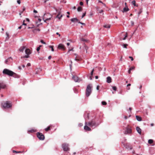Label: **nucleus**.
<instances>
[{
    "label": "nucleus",
    "mask_w": 155,
    "mask_h": 155,
    "mask_svg": "<svg viewBox=\"0 0 155 155\" xmlns=\"http://www.w3.org/2000/svg\"><path fill=\"white\" fill-rule=\"evenodd\" d=\"M87 123L88 126L93 128L96 127L100 123V122H96L95 120H93L91 121L88 122Z\"/></svg>",
    "instance_id": "nucleus-1"
},
{
    "label": "nucleus",
    "mask_w": 155,
    "mask_h": 155,
    "mask_svg": "<svg viewBox=\"0 0 155 155\" xmlns=\"http://www.w3.org/2000/svg\"><path fill=\"white\" fill-rule=\"evenodd\" d=\"M92 86L91 84H88L87 85L85 92V94L86 97H89L92 92Z\"/></svg>",
    "instance_id": "nucleus-2"
},
{
    "label": "nucleus",
    "mask_w": 155,
    "mask_h": 155,
    "mask_svg": "<svg viewBox=\"0 0 155 155\" xmlns=\"http://www.w3.org/2000/svg\"><path fill=\"white\" fill-rule=\"evenodd\" d=\"M3 73L4 74L10 76H12L14 74H15V73L12 71L6 68L4 69Z\"/></svg>",
    "instance_id": "nucleus-3"
},
{
    "label": "nucleus",
    "mask_w": 155,
    "mask_h": 155,
    "mask_svg": "<svg viewBox=\"0 0 155 155\" xmlns=\"http://www.w3.org/2000/svg\"><path fill=\"white\" fill-rule=\"evenodd\" d=\"M52 16L49 13H45L44 14V16L43 17V20L45 22H46V21L49 20L51 19Z\"/></svg>",
    "instance_id": "nucleus-4"
},
{
    "label": "nucleus",
    "mask_w": 155,
    "mask_h": 155,
    "mask_svg": "<svg viewBox=\"0 0 155 155\" xmlns=\"http://www.w3.org/2000/svg\"><path fill=\"white\" fill-rule=\"evenodd\" d=\"M2 105L5 108H10L12 106L11 103L9 101H6L4 103H2Z\"/></svg>",
    "instance_id": "nucleus-5"
},
{
    "label": "nucleus",
    "mask_w": 155,
    "mask_h": 155,
    "mask_svg": "<svg viewBox=\"0 0 155 155\" xmlns=\"http://www.w3.org/2000/svg\"><path fill=\"white\" fill-rule=\"evenodd\" d=\"M62 147L63 150L64 151H67L70 150L68 144L66 143H64L62 144Z\"/></svg>",
    "instance_id": "nucleus-6"
},
{
    "label": "nucleus",
    "mask_w": 155,
    "mask_h": 155,
    "mask_svg": "<svg viewBox=\"0 0 155 155\" xmlns=\"http://www.w3.org/2000/svg\"><path fill=\"white\" fill-rule=\"evenodd\" d=\"M37 137L41 140H43L45 139L44 135L42 133L39 132L37 133Z\"/></svg>",
    "instance_id": "nucleus-7"
},
{
    "label": "nucleus",
    "mask_w": 155,
    "mask_h": 155,
    "mask_svg": "<svg viewBox=\"0 0 155 155\" xmlns=\"http://www.w3.org/2000/svg\"><path fill=\"white\" fill-rule=\"evenodd\" d=\"M132 132V130L130 127H127L126 128V130L124 132L125 134H130Z\"/></svg>",
    "instance_id": "nucleus-8"
},
{
    "label": "nucleus",
    "mask_w": 155,
    "mask_h": 155,
    "mask_svg": "<svg viewBox=\"0 0 155 155\" xmlns=\"http://www.w3.org/2000/svg\"><path fill=\"white\" fill-rule=\"evenodd\" d=\"M85 125L84 126V129L87 131H90L91 130V128L89 127L88 126V123L87 122H86V121L85 122Z\"/></svg>",
    "instance_id": "nucleus-9"
},
{
    "label": "nucleus",
    "mask_w": 155,
    "mask_h": 155,
    "mask_svg": "<svg viewBox=\"0 0 155 155\" xmlns=\"http://www.w3.org/2000/svg\"><path fill=\"white\" fill-rule=\"evenodd\" d=\"M58 48L59 49H61L63 50H65L64 45L61 44H60L58 45Z\"/></svg>",
    "instance_id": "nucleus-10"
},
{
    "label": "nucleus",
    "mask_w": 155,
    "mask_h": 155,
    "mask_svg": "<svg viewBox=\"0 0 155 155\" xmlns=\"http://www.w3.org/2000/svg\"><path fill=\"white\" fill-rule=\"evenodd\" d=\"M123 145L127 149H129L130 150H131L132 149V146L128 143H126L125 144V143H124Z\"/></svg>",
    "instance_id": "nucleus-11"
},
{
    "label": "nucleus",
    "mask_w": 155,
    "mask_h": 155,
    "mask_svg": "<svg viewBox=\"0 0 155 155\" xmlns=\"http://www.w3.org/2000/svg\"><path fill=\"white\" fill-rule=\"evenodd\" d=\"M12 60V58L10 57L8 59H7L5 61V63L6 64H9L10 62H11V61Z\"/></svg>",
    "instance_id": "nucleus-12"
},
{
    "label": "nucleus",
    "mask_w": 155,
    "mask_h": 155,
    "mask_svg": "<svg viewBox=\"0 0 155 155\" xmlns=\"http://www.w3.org/2000/svg\"><path fill=\"white\" fill-rule=\"evenodd\" d=\"M84 117L86 121L88 120L89 119V114L88 113L84 114Z\"/></svg>",
    "instance_id": "nucleus-13"
},
{
    "label": "nucleus",
    "mask_w": 155,
    "mask_h": 155,
    "mask_svg": "<svg viewBox=\"0 0 155 155\" xmlns=\"http://www.w3.org/2000/svg\"><path fill=\"white\" fill-rule=\"evenodd\" d=\"M72 78L75 82H78L79 81L78 78L77 76H73Z\"/></svg>",
    "instance_id": "nucleus-14"
},
{
    "label": "nucleus",
    "mask_w": 155,
    "mask_h": 155,
    "mask_svg": "<svg viewBox=\"0 0 155 155\" xmlns=\"http://www.w3.org/2000/svg\"><path fill=\"white\" fill-rule=\"evenodd\" d=\"M71 21L73 22H78L79 21L76 18H73L71 19Z\"/></svg>",
    "instance_id": "nucleus-15"
},
{
    "label": "nucleus",
    "mask_w": 155,
    "mask_h": 155,
    "mask_svg": "<svg viewBox=\"0 0 155 155\" xmlns=\"http://www.w3.org/2000/svg\"><path fill=\"white\" fill-rule=\"evenodd\" d=\"M25 54L27 55H29L31 54V51L29 49H26L25 51Z\"/></svg>",
    "instance_id": "nucleus-16"
},
{
    "label": "nucleus",
    "mask_w": 155,
    "mask_h": 155,
    "mask_svg": "<svg viewBox=\"0 0 155 155\" xmlns=\"http://www.w3.org/2000/svg\"><path fill=\"white\" fill-rule=\"evenodd\" d=\"M107 82L110 83L111 82V78L110 77L108 76L107 78Z\"/></svg>",
    "instance_id": "nucleus-17"
},
{
    "label": "nucleus",
    "mask_w": 155,
    "mask_h": 155,
    "mask_svg": "<svg viewBox=\"0 0 155 155\" xmlns=\"http://www.w3.org/2000/svg\"><path fill=\"white\" fill-rule=\"evenodd\" d=\"M136 129L137 132L140 134H141V130L140 128L138 127H137L136 128Z\"/></svg>",
    "instance_id": "nucleus-18"
},
{
    "label": "nucleus",
    "mask_w": 155,
    "mask_h": 155,
    "mask_svg": "<svg viewBox=\"0 0 155 155\" xmlns=\"http://www.w3.org/2000/svg\"><path fill=\"white\" fill-rule=\"evenodd\" d=\"M25 49V46H23L20 47L19 49V51H20L21 52H23L24 50Z\"/></svg>",
    "instance_id": "nucleus-19"
},
{
    "label": "nucleus",
    "mask_w": 155,
    "mask_h": 155,
    "mask_svg": "<svg viewBox=\"0 0 155 155\" xmlns=\"http://www.w3.org/2000/svg\"><path fill=\"white\" fill-rule=\"evenodd\" d=\"M136 118L137 120L138 121H141L142 120V119L141 117L138 116H136Z\"/></svg>",
    "instance_id": "nucleus-20"
},
{
    "label": "nucleus",
    "mask_w": 155,
    "mask_h": 155,
    "mask_svg": "<svg viewBox=\"0 0 155 155\" xmlns=\"http://www.w3.org/2000/svg\"><path fill=\"white\" fill-rule=\"evenodd\" d=\"M129 9L127 7H125L124 8L123 10V12H126L128 11H129Z\"/></svg>",
    "instance_id": "nucleus-21"
},
{
    "label": "nucleus",
    "mask_w": 155,
    "mask_h": 155,
    "mask_svg": "<svg viewBox=\"0 0 155 155\" xmlns=\"http://www.w3.org/2000/svg\"><path fill=\"white\" fill-rule=\"evenodd\" d=\"M104 27L107 28H110V26L109 25H104Z\"/></svg>",
    "instance_id": "nucleus-22"
},
{
    "label": "nucleus",
    "mask_w": 155,
    "mask_h": 155,
    "mask_svg": "<svg viewBox=\"0 0 155 155\" xmlns=\"http://www.w3.org/2000/svg\"><path fill=\"white\" fill-rule=\"evenodd\" d=\"M62 16V15H60L59 14H58L57 16V18H58L59 19L61 18Z\"/></svg>",
    "instance_id": "nucleus-23"
},
{
    "label": "nucleus",
    "mask_w": 155,
    "mask_h": 155,
    "mask_svg": "<svg viewBox=\"0 0 155 155\" xmlns=\"http://www.w3.org/2000/svg\"><path fill=\"white\" fill-rule=\"evenodd\" d=\"M153 141L152 139H149L148 140V143L149 144H151L153 143Z\"/></svg>",
    "instance_id": "nucleus-24"
},
{
    "label": "nucleus",
    "mask_w": 155,
    "mask_h": 155,
    "mask_svg": "<svg viewBox=\"0 0 155 155\" xmlns=\"http://www.w3.org/2000/svg\"><path fill=\"white\" fill-rule=\"evenodd\" d=\"M45 130L46 131H48L49 130H50V127L48 126L47 128L45 129Z\"/></svg>",
    "instance_id": "nucleus-25"
},
{
    "label": "nucleus",
    "mask_w": 155,
    "mask_h": 155,
    "mask_svg": "<svg viewBox=\"0 0 155 155\" xmlns=\"http://www.w3.org/2000/svg\"><path fill=\"white\" fill-rule=\"evenodd\" d=\"M82 9V8L81 7H79L77 9V10L78 12H80L81 11Z\"/></svg>",
    "instance_id": "nucleus-26"
},
{
    "label": "nucleus",
    "mask_w": 155,
    "mask_h": 155,
    "mask_svg": "<svg viewBox=\"0 0 155 155\" xmlns=\"http://www.w3.org/2000/svg\"><path fill=\"white\" fill-rule=\"evenodd\" d=\"M49 47L51 48V51H54V48H53V46H51V45H50V46H49Z\"/></svg>",
    "instance_id": "nucleus-27"
},
{
    "label": "nucleus",
    "mask_w": 155,
    "mask_h": 155,
    "mask_svg": "<svg viewBox=\"0 0 155 155\" xmlns=\"http://www.w3.org/2000/svg\"><path fill=\"white\" fill-rule=\"evenodd\" d=\"M36 132V130H35L34 129L30 130L28 131V132Z\"/></svg>",
    "instance_id": "nucleus-28"
},
{
    "label": "nucleus",
    "mask_w": 155,
    "mask_h": 155,
    "mask_svg": "<svg viewBox=\"0 0 155 155\" xmlns=\"http://www.w3.org/2000/svg\"><path fill=\"white\" fill-rule=\"evenodd\" d=\"M101 103L103 105H105L107 104V103L106 102L104 101H102L101 102Z\"/></svg>",
    "instance_id": "nucleus-29"
},
{
    "label": "nucleus",
    "mask_w": 155,
    "mask_h": 155,
    "mask_svg": "<svg viewBox=\"0 0 155 155\" xmlns=\"http://www.w3.org/2000/svg\"><path fill=\"white\" fill-rule=\"evenodd\" d=\"M78 58V57H76V58H75V60L77 61H80V59Z\"/></svg>",
    "instance_id": "nucleus-30"
},
{
    "label": "nucleus",
    "mask_w": 155,
    "mask_h": 155,
    "mask_svg": "<svg viewBox=\"0 0 155 155\" xmlns=\"http://www.w3.org/2000/svg\"><path fill=\"white\" fill-rule=\"evenodd\" d=\"M6 39H8L9 38V34L7 32H6Z\"/></svg>",
    "instance_id": "nucleus-31"
},
{
    "label": "nucleus",
    "mask_w": 155,
    "mask_h": 155,
    "mask_svg": "<svg viewBox=\"0 0 155 155\" xmlns=\"http://www.w3.org/2000/svg\"><path fill=\"white\" fill-rule=\"evenodd\" d=\"M132 4L134 6H136V5H135V3H136V2L135 0H133L132 1Z\"/></svg>",
    "instance_id": "nucleus-32"
},
{
    "label": "nucleus",
    "mask_w": 155,
    "mask_h": 155,
    "mask_svg": "<svg viewBox=\"0 0 155 155\" xmlns=\"http://www.w3.org/2000/svg\"><path fill=\"white\" fill-rule=\"evenodd\" d=\"M81 41H87V40L84 39V38H81Z\"/></svg>",
    "instance_id": "nucleus-33"
},
{
    "label": "nucleus",
    "mask_w": 155,
    "mask_h": 155,
    "mask_svg": "<svg viewBox=\"0 0 155 155\" xmlns=\"http://www.w3.org/2000/svg\"><path fill=\"white\" fill-rule=\"evenodd\" d=\"M112 89L113 90L115 91H116L117 90V88L115 86H113L112 87Z\"/></svg>",
    "instance_id": "nucleus-34"
},
{
    "label": "nucleus",
    "mask_w": 155,
    "mask_h": 155,
    "mask_svg": "<svg viewBox=\"0 0 155 155\" xmlns=\"http://www.w3.org/2000/svg\"><path fill=\"white\" fill-rule=\"evenodd\" d=\"M29 55H25V56H24V57H21V58H28L29 57V56H28Z\"/></svg>",
    "instance_id": "nucleus-35"
},
{
    "label": "nucleus",
    "mask_w": 155,
    "mask_h": 155,
    "mask_svg": "<svg viewBox=\"0 0 155 155\" xmlns=\"http://www.w3.org/2000/svg\"><path fill=\"white\" fill-rule=\"evenodd\" d=\"M127 44H124L123 45V47L124 48H127Z\"/></svg>",
    "instance_id": "nucleus-36"
},
{
    "label": "nucleus",
    "mask_w": 155,
    "mask_h": 155,
    "mask_svg": "<svg viewBox=\"0 0 155 155\" xmlns=\"http://www.w3.org/2000/svg\"><path fill=\"white\" fill-rule=\"evenodd\" d=\"M40 42L42 44H45V45L46 44V43L45 42H44V41L43 40H41Z\"/></svg>",
    "instance_id": "nucleus-37"
},
{
    "label": "nucleus",
    "mask_w": 155,
    "mask_h": 155,
    "mask_svg": "<svg viewBox=\"0 0 155 155\" xmlns=\"http://www.w3.org/2000/svg\"><path fill=\"white\" fill-rule=\"evenodd\" d=\"M86 12H84L82 16V18H83L85 16V15H86Z\"/></svg>",
    "instance_id": "nucleus-38"
},
{
    "label": "nucleus",
    "mask_w": 155,
    "mask_h": 155,
    "mask_svg": "<svg viewBox=\"0 0 155 155\" xmlns=\"http://www.w3.org/2000/svg\"><path fill=\"white\" fill-rule=\"evenodd\" d=\"M78 23H80L82 25H85V24L84 23H82V22H80V21H79L78 22Z\"/></svg>",
    "instance_id": "nucleus-39"
},
{
    "label": "nucleus",
    "mask_w": 155,
    "mask_h": 155,
    "mask_svg": "<svg viewBox=\"0 0 155 155\" xmlns=\"http://www.w3.org/2000/svg\"><path fill=\"white\" fill-rule=\"evenodd\" d=\"M94 71V69H93L92 70V71L91 72V76H92V75H93Z\"/></svg>",
    "instance_id": "nucleus-40"
},
{
    "label": "nucleus",
    "mask_w": 155,
    "mask_h": 155,
    "mask_svg": "<svg viewBox=\"0 0 155 155\" xmlns=\"http://www.w3.org/2000/svg\"><path fill=\"white\" fill-rule=\"evenodd\" d=\"M13 152L14 153H19L21 152V151L18 152V151H15V150H13Z\"/></svg>",
    "instance_id": "nucleus-41"
},
{
    "label": "nucleus",
    "mask_w": 155,
    "mask_h": 155,
    "mask_svg": "<svg viewBox=\"0 0 155 155\" xmlns=\"http://www.w3.org/2000/svg\"><path fill=\"white\" fill-rule=\"evenodd\" d=\"M40 48H39V47H38L37 48L36 50H37V51H38L40 50Z\"/></svg>",
    "instance_id": "nucleus-42"
},
{
    "label": "nucleus",
    "mask_w": 155,
    "mask_h": 155,
    "mask_svg": "<svg viewBox=\"0 0 155 155\" xmlns=\"http://www.w3.org/2000/svg\"><path fill=\"white\" fill-rule=\"evenodd\" d=\"M17 3L18 4H20L21 3V2L20 1V0H17Z\"/></svg>",
    "instance_id": "nucleus-43"
},
{
    "label": "nucleus",
    "mask_w": 155,
    "mask_h": 155,
    "mask_svg": "<svg viewBox=\"0 0 155 155\" xmlns=\"http://www.w3.org/2000/svg\"><path fill=\"white\" fill-rule=\"evenodd\" d=\"M129 58L131 59V61H133L134 59H133V58L132 57H131V56H129Z\"/></svg>",
    "instance_id": "nucleus-44"
},
{
    "label": "nucleus",
    "mask_w": 155,
    "mask_h": 155,
    "mask_svg": "<svg viewBox=\"0 0 155 155\" xmlns=\"http://www.w3.org/2000/svg\"><path fill=\"white\" fill-rule=\"evenodd\" d=\"M73 48H72V49H69L68 51V53L70 51H73Z\"/></svg>",
    "instance_id": "nucleus-45"
},
{
    "label": "nucleus",
    "mask_w": 155,
    "mask_h": 155,
    "mask_svg": "<svg viewBox=\"0 0 155 155\" xmlns=\"http://www.w3.org/2000/svg\"><path fill=\"white\" fill-rule=\"evenodd\" d=\"M83 2H80V5H83Z\"/></svg>",
    "instance_id": "nucleus-46"
},
{
    "label": "nucleus",
    "mask_w": 155,
    "mask_h": 155,
    "mask_svg": "<svg viewBox=\"0 0 155 155\" xmlns=\"http://www.w3.org/2000/svg\"><path fill=\"white\" fill-rule=\"evenodd\" d=\"M134 67H131L130 69V70H132L133 69H134Z\"/></svg>",
    "instance_id": "nucleus-47"
},
{
    "label": "nucleus",
    "mask_w": 155,
    "mask_h": 155,
    "mask_svg": "<svg viewBox=\"0 0 155 155\" xmlns=\"http://www.w3.org/2000/svg\"><path fill=\"white\" fill-rule=\"evenodd\" d=\"M31 66V64L30 63H28L27 64V66Z\"/></svg>",
    "instance_id": "nucleus-48"
},
{
    "label": "nucleus",
    "mask_w": 155,
    "mask_h": 155,
    "mask_svg": "<svg viewBox=\"0 0 155 155\" xmlns=\"http://www.w3.org/2000/svg\"><path fill=\"white\" fill-rule=\"evenodd\" d=\"M56 34L58 35L59 37H60L61 36L60 35L59 33L58 32H57L56 33Z\"/></svg>",
    "instance_id": "nucleus-49"
},
{
    "label": "nucleus",
    "mask_w": 155,
    "mask_h": 155,
    "mask_svg": "<svg viewBox=\"0 0 155 155\" xmlns=\"http://www.w3.org/2000/svg\"><path fill=\"white\" fill-rule=\"evenodd\" d=\"M131 23L132 25H134V22L133 21H131Z\"/></svg>",
    "instance_id": "nucleus-50"
},
{
    "label": "nucleus",
    "mask_w": 155,
    "mask_h": 155,
    "mask_svg": "<svg viewBox=\"0 0 155 155\" xmlns=\"http://www.w3.org/2000/svg\"><path fill=\"white\" fill-rule=\"evenodd\" d=\"M83 126V124H81V123L79 124V127H81V126Z\"/></svg>",
    "instance_id": "nucleus-51"
},
{
    "label": "nucleus",
    "mask_w": 155,
    "mask_h": 155,
    "mask_svg": "<svg viewBox=\"0 0 155 155\" xmlns=\"http://www.w3.org/2000/svg\"><path fill=\"white\" fill-rule=\"evenodd\" d=\"M25 7H24L23 8V10L22 11V12H24V11H25Z\"/></svg>",
    "instance_id": "nucleus-52"
},
{
    "label": "nucleus",
    "mask_w": 155,
    "mask_h": 155,
    "mask_svg": "<svg viewBox=\"0 0 155 155\" xmlns=\"http://www.w3.org/2000/svg\"><path fill=\"white\" fill-rule=\"evenodd\" d=\"M51 58V56H49L48 57V59L50 60V59Z\"/></svg>",
    "instance_id": "nucleus-53"
},
{
    "label": "nucleus",
    "mask_w": 155,
    "mask_h": 155,
    "mask_svg": "<svg viewBox=\"0 0 155 155\" xmlns=\"http://www.w3.org/2000/svg\"><path fill=\"white\" fill-rule=\"evenodd\" d=\"M33 12L34 13H37L38 12L37 11L35 10H34Z\"/></svg>",
    "instance_id": "nucleus-54"
},
{
    "label": "nucleus",
    "mask_w": 155,
    "mask_h": 155,
    "mask_svg": "<svg viewBox=\"0 0 155 155\" xmlns=\"http://www.w3.org/2000/svg\"><path fill=\"white\" fill-rule=\"evenodd\" d=\"M127 33H126L124 37H125V38H126L127 37Z\"/></svg>",
    "instance_id": "nucleus-55"
},
{
    "label": "nucleus",
    "mask_w": 155,
    "mask_h": 155,
    "mask_svg": "<svg viewBox=\"0 0 155 155\" xmlns=\"http://www.w3.org/2000/svg\"><path fill=\"white\" fill-rule=\"evenodd\" d=\"M96 89L97 90H98L99 89V86H97V87Z\"/></svg>",
    "instance_id": "nucleus-56"
},
{
    "label": "nucleus",
    "mask_w": 155,
    "mask_h": 155,
    "mask_svg": "<svg viewBox=\"0 0 155 155\" xmlns=\"http://www.w3.org/2000/svg\"><path fill=\"white\" fill-rule=\"evenodd\" d=\"M103 12V10H101V11H100L99 12V13H101L102 12Z\"/></svg>",
    "instance_id": "nucleus-57"
},
{
    "label": "nucleus",
    "mask_w": 155,
    "mask_h": 155,
    "mask_svg": "<svg viewBox=\"0 0 155 155\" xmlns=\"http://www.w3.org/2000/svg\"><path fill=\"white\" fill-rule=\"evenodd\" d=\"M131 85V84H128L127 85V87H128V86H130Z\"/></svg>",
    "instance_id": "nucleus-58"
},
{
    "label": "nucleus",
    "mask_w": 155,
    "mask_h": 155,
    "mask_svg": "<svg viewBox=\"0 0 155 155\" xmlns=\"http://www.w3.org/2000/svg\"><path fill=\"white\" fill-rule=\"evenodd\" d=\"M95 78L96 79H97L98 78V77L97 76H96L95 77Z\"/></svg>",
    "instance_id": "nucleus-59"
},
{
    "label": "nucleus",
    "mask_w": 155,
    "mask_h": 155,
    "mask_svg": "<svg viewBox=\"0 0 155 155\" xmlns=\"http://www.w3.org/2000/svg\"><path fill=\"white\" fill-rule=\"evenodd\" d=\"M73 9H76V7L75 6H74L73 7Z\"/></svg>",
    "instance_id": "nucleus-60"
},
{
    "label": "nucleus",
    "mask_w": 155,
    "mask_h": 155,
    "mask_svg": "<svg viewBox=\"0 0 155 155\" xmlns=\"http://www.w3.org/2000/svg\"><path fill=\"white\" fill-rule=\"evenodd\" d=\"M89 0H86V3L87 4H88V2Z\"/></svg>",
    "instance_id": "nucleus-61"
},
{
    "label": "nucleus",
    "mask_w": 155,
    "mask_h": 155,
    "mask_svg": "<svg viewBox=\"0 0 155 155\" xmlns=\"http://www.w3.org/2000/svg\"><path fill=\"white\" fill-rule=\"evenodd\" d=\"M92 76H90V79L91 80L92 79Z\"/></svg>",
    "instance_id": "nucleus-62"
},
{
    "label": "nucleus",
    "mask_w": 155,
    "mask_h": 155,
    "mask_svg": "<svg viewBox=\"0 0 155 155\" xmlns=\"http://www.w3.org/2000/svg\"><path fill=\"white\" fill-rule=\"evenodd\" d=\"M131 71V70H130V69H129V70L128 71V73H129V74H130V71Z\"/></svg>",
    "instance_id": "nucleus-63"
},
{
    "label": "nucleus",
    "mask_w": 155,
    "mask_h": 155,
    "mask_svg": "<svg viewBox=\"0 0 155 155\" xmlns=\"http://www.w3.org/2000/svg\"><path fill=\"white\" fill-rule=\"evenodd\" d=\"M67 45L68 46H69V45H70V43H67Z\"/></svg>",
    "instance_id": "nucleus-64"
}]
</instances>
